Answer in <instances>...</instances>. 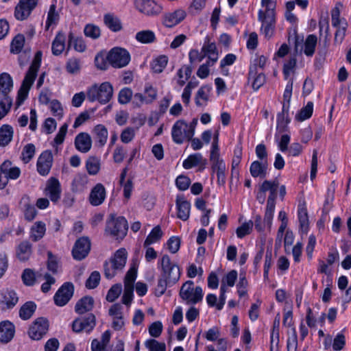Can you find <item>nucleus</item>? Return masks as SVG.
Returning a JSON list of instances; mask_svg holds the SVG:
<instances>
[{
	"label": "nucleus",
	"instance_id": "obj_1",
	"mask_svg": "<svg viewBox=\"0 0 351 351\" xmlns=\"http://www.w3.org/2000/svg\"><path fill=\"white\" fill-rule=\"evenodd\" d=\"M42 60V52L38 51L36 53L34 60L25 76L21 86L18 92L16 105L21 106L27 97L28 92L33 84L37 75V72L40 66Z\"/></svg>",
	"mask_w": 351,
	"mask_h": 351
},
{
	"label": "nucleus",
	"instance_id": "obj_2",
	"mask_svg": "<svg viewBox=\"0 0 351 351\" xmlns=\"http://www.w3.org/2000/svg\"><path fill=\"white\" fill-rule=\"evenodd\" d=\"M113 95V88L110 83L105 82L100 85L95 84L87 89L86 97L88 101H97L101 104L108 103Z\"/></svg>",
	"mask_w": 351,
	"mask_h": 351
},
{
	"label": "nucleus",
	"instance_id": "obj_3",
	"mask_svg": "<svg viewBox=\"0 0 351 351\" xmlns=\"http://www.w3.org/2000/svg\"><path fill=\"white\" fill-rule=\"evenodd\" d=\"M278 186V181H269L265 180L261 187L260 190L266 193V191H269V195L267 202V206L265 213V220L270 227L272 223V219L274 216V212L275 210V199L277 195V188Z\"/></svg>",
	"mask_w": 351,
	"mask_h": 351
},
{
	"label": "nucleus",
	"instance_id": "obj_4",
	"mask_svg": "<svg viewBox=\"0 0 351 351\" xmlns=\"http://www.w3.org/2000/svg\"><path fill=\"white\" fill-rule=\"evenodd\" d=\"M127 260V252L125 249L118 250L109 262L104 263V275L106 278H112L118 271L125 267Z\"/></svg>",
	"mask_w": 351,
	"mask_h": 351
},
{
	"label": "nucleus",
	"instance_id": "obj_5",
	"mask_svg": "<svg viewBox=\"0 0 351 351\" xmlns=\"http://www.w3.org/2000/svg\"><path fill=\"white\" fill-rule=\"evenodd\" d=\"M158 265L162 270L161 276L169 281L170 285H175L179 280L180 278V267L176 263L171 262L169 255H163L158 261Z\"/></svg>",
	"mask_w": 351,
	"mask_h": 351
},
{
	"label": "nucleus",
	"instance_id": "obj_6",
	"mask_svg": "<svg viewBox=\"0 0 351 351\" xmlns=\"http://www.w3.org/2000/svg\"><path fill=\"white\" fill-rule=\"evenodd\" d=\"M179 295L187 304H195L202 300L203 291L199 286L194 287L192 280H187L182 285Z\"/></svg>",
	"mask_w": 351,
	"mask_h": 351
},
{
	"label": "nucleus",
	"instance_id": "obj_7",
	"mask_svg": "<svg viewBox=\"0 0 351 351\" xmlns=\"http://www.w3.org/2000/svg\"><path fill=\"white\" fill-rule=\"evenodd\" d=\"M128 222L123 217L111 215L107 221L106 231L117 239H123L127 234Z\"/></svg>",
	"mask_w": 351,
	"mask_h": 351
},
{
	"label": "nucleus",
	"instance_id": "obj_8",
	"mask_svg": "<svg viewBox=\"0 0 351 351\" xmlns=\"http://www.w3.org/2000/svg\"><path fill=\"white\" fill-rule=\"evenodd\" d=\"M171 136L174 143L182 144L185 141H189L193 136L192 131L188 127V123L182 120H178L171 129Z\"/></svg>",
	"mask_w": 351,
	"mask_h": 351
},
{
	"label": "nucleus",
	"instance_id": "obj_9",
	"mask_svg": "<svg viewBox=\"0 0 351 351\" xmlns=\"http://www.w3.org/2000/svg\"><path fill=\"white\" fill-rule=\"evenodd\" d=\"M108 60L114 68H122L128 65L130 61L129 52L121 47L112 49L108 54Z\"/></svg>",
	"mask_w": 351,
	"mask_h": 351
},
{
	"label": "nucleus",
	"instance_id": "obj_10",
	"mask_svg": "<svg viewBox=\"0 0 351 351\" xmlns=\"http://www.w3.org/2000/svg\"><path fill=\"white\" fill-rule=\"evenodd\" d=\"M49 322L45 317H38L30 326L28 335L32 339L40 340L48 332Z\"/></svg>",
	"mask_w": 351,
	"mask_h": 351
},
{
	"label": "nucleus",
	"instance_id": "obj_11",
	"mask_svg": "<svg viewBox=\"0 0 351 351\" xmlns=\"http://www.w3.org/2000/svg\"><path fill=\"white\" fill-rule=\"evenodd\" d=\"M96 324L95 316L93 313H89L84 317L75 319L73 322L72 328L75 332L85 331L90 332Z\"/></svg>",
	"mask_w": 351,
	"mask_h": 351
},
{
	"label": "nucleus",
	"instance_id": "obj_12",
	"mask_svg": "<svg viewBox=\"0 0 351 351\" xmlns=\"http://www.w3.org/2000/svg\"><path fill=\"white\" fill-rule=\"evenodd\" d=\"M74 286L71 282H65L56 293L53 300L57 306H63L68 303L73 295Z\"/></svg>",
	"mask_w": 351,
	"mask_h": 351
},
{
	"label": "nucleus",
	"instance_id": "obj_13",
	"mask_svg": "<svg viewBox=\"0 0 351 351\" xmlns=\"http://www.w3.org/2000/svg\"><path fill=\"white\" fill-rule=\"evenodd\" d=\"M136 9L147 16L157 15L162 11V7L154 0H136Z\"/></svg>",
	"mask_w": 351,
	"mask_h": 351
},
{
	"label": "nucleus",
	"instance_id": "obj_14",
	"mask_svg": "<svg viewBox=\"0 0 351 351\" xmlns=\"http://www.w3.org/2000/svg\"><path fill=\"white\" fill-rule=\"evenodd\" d=\"M90 250V241L88 237H81L77 239L72 250L75 259L81 261L89 253Z\"/></svg>",
	"mask_w": 351,
	"mask_h": 351
},
{
	"label": "nucleus",
	"instance_id": "obj_15",
	"mask_svg": "<svg viewBox=\"0 0 351 351\" xmlns=\"http://www.w3.org/2000/svg\"><path fill=\"white\" fill-rule=\"evenodd\" d=\"M37 0H20L15 8V16L18 20H25L36 7Z\"/></svg>",
	"mask_w": 351,
	"mask_h": 351
},
{
	"label": "nucleus",
	"instance_id": "obj_16",
	"mask_svg": "<svg viewBox=\"0 0 351 351\" xmlns=\"http://www.w3.org/2000/svg\"><path fill=\"white\" fill-rule=\"evenodd\" d=\"M53 162V156L51 151L43 152L38 158L37 170L42 176H47L50 171Z\"/></svg>",
	"mask_w": 351,
	"mask_h": 351
},
{
	"label": "nucleus",
	"instance_id": "obj_17",
	"mask_svg": "<svg viewBox=\"0 0 351 351\" xmlns=\"http://www.w3.org/2000/svg\"><path fill=\"white\" fill-rule=\"evenodd\" d=\"M258 21L262 23L261 31L267 38H270L274 32L275 27V16H272V18H268L263 14V10H260L258 14Z\"/></svg>",
	"mask_w": 351,
	"mask_h": 351
},
{
	"label": "nucleus",
	"instance_id": "obj_18",
	"mask_svg": "<svg viewBox=\"0 0 351 351\" xmlns=\"http://www.w3.org/2000/svg\"><path fill=\"white\" fill-rule=\"evenodd\" d=\"M74 144L77 150L87 153L91 149L93 141L88 133L80 132L75 136Z\"/></svg>",
	"mask_w": 351,
	"mask_h": 351
},
{
	"label": "nucleus",
	"instance_id": "obj_19",
	"mask_svg": "<svg viewBox=\"0 0 351 351\" xmlns=\"http://www.w3.org/2000/svg\"><path fill=\"white\" fill-rule=\"evenodd\" d=\"M92 134L95 146L99 148L103 147L108 138V132L106 126L102 124L95 125L92 130Z\"/></svg>",
	"mask_w": 351,
	"mask_h": 351
},
{
	"label": "nucleus",
	"instance_id": "obj_20",
	"mask_svg": "<svg viewBox=\"0 0 351 351\" xmlns=\"http://www.w3.org/2000/svg\"><path fill=\"white\" fill-rule=\"evenodd\" d=\"M106 189L101 184H97L91 190L89 195V202L92 206H97L101 205L106 198Z\"/></svg>",
	"mask_w": 351,
	"mask_h": 351
},
{
	"label": "nucleus",
	"instance_id": "obj_21",
	"mask_svg": "<svg viewBox=\"0 0 351 351\" xmlns=\"http://www.w3.org/2000/svg\"><path fill=\"white\" fill-rule=\"evenodd\" d=\"M15 334V326L10 321L5 320L0 322V341L2 343L10 342Z\"/></svg>",
	"mask_w": 351,
	"mask_h": 351
},
{
	"label": "nucleus",
	"instance_id": "obj_22",
	"mask_svg": "<svg viewBox=\"0 0 351 351\" xmlns=\"http://www.w3.org/2000/svg\"><path fill=\"white\" fill-rule=\"evenodd\" d=\"M186 17V12L183 10H177L172 12L165 14L163 18V24L167 27H172Z\"/></svg>",
	"mask_w": 351,
	"mask_h": 351
},
{
	"label": "nucleus",
	"instance_id": "obj_23",
	"mask_svg": "<svg viewBox=\"0 0 351 351\" xmlns=\"http://www.w3.org/2000/svg\"><path fill=\"white\" fill-rule=\"evenodd\" d=\"M47 195L53 202H57L60 198V184L58 179L51 178L46 187Z\"/></svg>",
	"mask_w": 351,
	"mask_h": 351
},
{
	"label": "nucleus",
	"instance_id": "obj_24",
	"mask_svg": "<svg viewBox=\"0 0 351 351\" xmlns=\"http://www.w3.org/2000/svg\"><path fill=\"white\" fill-rule=\"evenodd\" d=\"M176 203L178 209V217L183 221L187 220L190 215V203L183 196H178Z\"/></svg>",
	"mask_w": 351,
	"mask_h": 351
},
{
	"label": "nucleus",
	"instance_id": "obj_25",
	"mask_svg": "<svg viewBox=\"0 0 351 351\" xmlns=\"http://www.w3.org/2000/svg\"><path fill=\"white\" fill-rule=\"evenodd\" d=\"M13 87L12 78L8 73H2L0 74V95L1 98L10 97V92Z\"/></svg>",
	"mask_w": 351,
	"mask_h": 351
},
{
	"label": "nucleus",
	"instance_id": "obj_26",
	"mask_svg": "<svg viewBox=\"0 0 351 351\" xmlns=\"http://www.w3.org/2000/svg\"><path fill=\"white\" fill-rule=\"evenodd\" d=\"M268 163L267 160L254 161L250 167V171L252 177L264 178L267 173Z\"/></svg>",
	"mask_w": 351,
	"mask_h": 351
},
{
	"label": "nucleus",
	"instance_id": "obj_27",
	"mask_svg": "<svg viewBox=\"0 0 351 351\" xmlns=\"http://www.w3.org/2000/svg\"><path fill=\"white\" fill-rule=\"evenodd\" d=\"M202 51L205 53L211 61V64H214L218 60V52L215 43H210V39L207 37L202 47Z\"/></svg>",
	"mask_w": 351,
	"mask_h": 351
},
{
	"label": "nucleus",
	"instance_id": "obj_28",
	"mask_svg": "<svg viewBox=\"0 0 351 351\" xmlns=\"http://www.w3.org/2000/svg\"><path fill=\"white\" fill-rule=\"evenodd\" d=\"M288 114L289 106L283 104L282 112L277 115V130L280 132H286L288 129V124L290 122Z\"/></svg>",
	"mask_w": 351,
	"mask_h": 351
},
{
	"label": "nucleus",
	"instance_id": "obj_29",
	"mask_svg": "<svg viewBox=\"0 0 351 351\" xmlns=\"http://www.w3.org/2000/svg\"><path fill=\"white\" fill-rule=\"evenodd\" d=\"M298 219L301 233L306 234L308 231L309 221L307 209L304 204L299 205Z\"/></svg>",
	"mask_w": 351,
	"mask_h": 351
},
{
	"label": "nucleus",
	"instance_id": "obj_30",
	"mask_svg": "<svg viewBox=\"0 0 351 351\" xmlns=\"http://www.w3.org/2000/svg\"><path fill=\"white\" fill-rule=\"evenodd\" d=\"M94 300L90 296L81 298L75 304V311L77 313L82 315L91 311L93 308Z\"/></svg>",
	"mask_w": 351,
	"mask_h": 351
},
{
	"label": "nucleus",
	"instance_id": "obj_31",
	"mask_svg": "<svg viewBox=\"0 0 351 351\" xmlns=\"http://www.w3.org/2000/svg\"><path fill=\"white\" fill-rule=\"evenodd\" d=\"M1 296L2 299L0 301L1 303L4 304L8 308L14 306L19 301L17 294L13 290H3Z\"/></svg>",
	"mask_w": 351,
	"mask_h": 351
},
{
	"label": "nucleus",
	"instance_id": "obj_32",
	"mask_svg": "<svg viewBox=\"0 0 351 351\" xmlns=\"http://www.w3.org/2000/svg\"><path fill=\"white\" fill-rule=\"evenodd\" d=\"M88 184V177L83 173H78L74 177L71 183V190L78 193L83 191Z\"/></svg>",
	"mask_w": 351,
	"mask_h": 351
},
{
	"label": "nucleus",
	"instance_id": "obj_33",
	"mask_svg": "<svg viewBox=\"0 0 351 351\" xmlns=\"http://www.w3.org/2000/svg\"><path fill=\"white\" fill-rule=\"evenodd\" d=\"M14 130L10 125H3L0 128V147L8 145L12 141Z\"/></svg>",
	"mask_w": 351,
	"mask_h": 351
},
{
	"label": "nucleus",
	"instance_id": "obj_34",
	"mask_svg": "<svg viewBox=\"0 0 351 351\" xmlns=\"http://www.w3.org/2000/svg\"><path fill=\"white\" fill-rule=\"evenodd\" d=\"M206 160L203 159L201 154L197 153L190 155L183 162V167L186 169H191L192 167L198 165H206Z\"/></svg>",
	"mask_w": 351,
	"mask_h": 351
},
{
	"label": "nucleus",
	"instance_id": "obj_35",
	"mask_svg": "<svg viewBox=\"0 0 351 351\" xmlns=\"http://www.w3.org/2000/svg\"><path fill=\"white\" fill-rule=\"evenodd\" d=\"M65 49V36L62 33H58L56 38H54L52 46L51 51L52 53L54 56L60 55Z\"/></svg>",
	"mask_w": 351,
	"mask_h": 351
},
{
	"label": "nucleus",
	"instance_id": "obj_36",
	"mask_svg": "<svg viewBox=\"0 0 351 351\" xmlns=\"http://www.w3.org/2000/svg\"><path fill=\"white\" fill-rule=\"evenodd\" d=\"M163 232L160 226H155L147 237L144 241L143 246L147 247L152 244L158 242L162 237Z\"/></svg>",
	"mask_w": 351,
	"mask_h": 351
},
{
	"label": "nucleus",
	"instance_id": "obj_37",
	"mask_svg": "<svg viewBox=\"0 0 351 351\" xmlns=\"http://www.w3.org/2000/svg\"><path fill=\"white\" fill-rule=\"evenodd\" d=\"M104 21L105 25L112 31L118 32L121 29L122 25L119 18L113 14L104 15Z\"/></svg>",
	"mask_w": 351,
	"mask_h": 351
},
{
	"label": "nucleus",
	"instance_id": "obj_38",
	"mask_svg": "<svg viewBox=\"0 0 351 351\" xmlns=\"http://www.w3.org/2000/svg\"><path fill=\"white\" fill-rule=\"evenodd\" d=\"M73 46L74 49L78 52H84L86 49L85 42L80 37H75L72 32L69 34L68 49Z\"/></svg>",
	"mask_w": 351,
	"mask_h": 351
},
{
	"label": "nucleus",
	"instance_id": "obj_39",
	"mask_svg": "<svg viewBox=\"0 0 351 351\" xmlns=\"http://www.w3.org/2000/svg\"><path fill=\"white\" fill-rule=\"evenodd\" d=\"M45 231V224L42 221H37L31 228L30 238L34 241H38L43 237Z\"/></svg>",
	"mask_w": 351,
	"mask_h": 351
},
{
	"label": "nucleus",
	"instance_id": "obj_40",
	"mask_svg": "<svg viewBox=\"0 0 351 351\" xmlns=\"http://www.w3.org/2000/svg\"><path fill=\"white\" fill-rule=\"evenodd\" d=\"M36 309V305L34 302H25L19 310V316L23 320L29 319Z\"/></svg>",
	"mask_w": 351,
	"mask_h": 351
},
{
	"label": "nucleus",
	"instance_id": "obj_41",
	"mask_svg": "<svg viewBox=\"0 0 351 351\" xmlns=\"http://www.w3.org/2000/svg\"><path fill=\"white\" fill-rule=\"evenodd\" d=\"M136 40L143 44L152 43L156 40V36L152 30H142L136 34Z\"/></svg>",
	"mask_w": 351,
	"mask_h": 351
},
{
	"label": "nucleus",
	"instance_id": "obj_42",
	"mask_svg": "<svg viewBox=\"0 0 351 351\" xmlns=\"http://www.w3.org/2000/svg\"><path fill=\"white\" fill-rule=\"evenodd\" d=\"M32 245L28 241L22 242L18 247L17 257L21 261H27L32 253Z\"/></svg>",
	"mask_w": 351,
	"mask_h": 351
},
{
	"label": "nucleus",
	"instance_id": "obj_43",
	"mask_svg": "<svg viewBox=\"0 0 351 351\" xmlns=\"http://www.w3.org/2000/svg\"><path fill=\"white\" fill-rule=\"evenodd\" d=\"M100 159L96 156H90L86 162V168L90 175H96L100 170Z\"/></svg>",
	"mask_w": 351,
	"mask_h": 351
},
{
	"label": "nucleus",
	"instance_id": "obj_44",
	"mask_svg": "<svg viewBox=\"0 0 351 351\" xmlns=\"http://www.w3.org/2000/svg\"><path fill=\"white\" fill-rule=\"evenodd\" d=\"M168 62V58L166 56H160L154 59L152 63V69L156 73H160L163 71Z\"/></svg>",
	"mask_w": 351,
	"mask_h": 351
},
{
	"label": "nucleus",
	"instance_id": "obj_45",
	"mask_svg": "<svg viewBox=\"0 0 351 351\" xmlns=\"http://www.w3.org/2000/svg\"><path fill=\"white\" fill-rule=\"evenodd\" d=\"M313 111V103L308 101L306 106L300 109L298 114L295 115V119L298 121H303L309 119Z\"/></svg>",
	"mask_w": 351,
	"mask_h": 351
},
{
	"label": "nucleus",
	"instance_id": "obj_46",
	"mask_svg": "<svg viewBox=\"0 0 351 351\" xmlns=\"http://www.w3.org/2000/svg\"><path fill=\"white\" fill-rule=\"evenodd\" d=\"M317 38L315 35H308L304 43V53L307 56H312L315 52Z\"/></svg>",
	"mask_w": 351,
	"mask_h": 351
},
{
	"label": "nucleus",
	"instance_id": "obj_47",
	"mask_svg": "<svg viewBox=\"0 0 351 351\" xmlns=\"http://www.w3.org/2000/svg\"><path fill=\"white\" fill-rule=\"evenodd\" d=\"M56 6L54 4L50 5L48 14L47 19L46 21V30H48L52 25H56L59 19V14L56 11Z\"/></svg>",
	"mask_w": 351,
	"mask_h": 351
},
{
	"label": "nucleus",
	"instance_id": "obj_48",
	"mask_svg": "<svg viewBox=\"0 0 351 351\" xmlns=\"http://www.w3.org/2000/svg\"><path fill=\"white\" fill-rule=\"evenodd\" d=\"M267 58L264 56H260L254 60V64L250 66L249 77H254L257 73V67L263 69L266 64Z\"/></svg>",
	"mask_w": 351,
	"mask_h": 351
},
{
	"label": "nucleus",
	"instance_id": "obj_49",
	"mask_svg": "<svg viewBox=\"0 0 351 351\" xmlns=\"http://www.w3.org/2000/svg\"><path fill=\"white\" fill-rule=\"evenodd\" d=\"M25 43V37L22 34H17L11 43L10 51L19 53L23 49Z\"/></svg>",
	"mask_w": 351,
	"mask_h": 351
},
{
	"label": "nucleus",
	"instance_id": "obj_50",
	"mask_svg": "<svg viewBox=\"0 0 351 351\" xmlns=\"http://www.w3.org/2000/svg\"><path fill=\"white\" fill-rule=\"evenodd\" d=\"M36 148L34 144L28 143L24 147L21 153V159L25 163H28L34 157Z\"/></svg>",
	"mask_w": 351,
	"mask_h": 351
},
{
	"label": "nucleus",
	"instance_id": "obj_51",
	"mask_svg": "<svg viewBox=\"0 0 351 351\" xmlns=\"http://www.w3.org/2000/svg\"><path fill=\"white\" fill-rule=\"evenodd\" d=\"M348 23L346 20H343L342 23H341L337 27V31L335 34L334 41L336 44H341L346 36V32L348 27Z\"/></svg>",
	"mask_w": 351,
	"mask_h": 351
},
{
	"label": "nucleus",
	"instance_id": "obj_52",
	"mask_svg": "<svg viewBox=\"0 0 351 351\" xmlns=\"http://www.w3.org/2000/svg\"><path fill=\"white\" fill-rule=\"evenodd\" d=\"M276 0H262L261 5L265 8V10L263 11L265 16L271 19L272 16H275V8H276Z\"/></svg>",
	"mask_w": 351,
	"mask_h": 351
},
{
	"label": "nucleus",
	"instance_id": "obj_53",
	"mask_svg": "<svg viewBox=\"0 0 351 351\" xmlns=\"http://www.w3.org/2000/svg\"><path fill=\"white\" fill-rule=\"evenodd\" d=\"M145 346L149 351H166L165 343L159 342L154 339L147 340L145 343Z\"/></svg>",
	"mask_w": 351,
	"mask_h": 351
},
{
	"label": "nucleus",
	"instance_id": "obj_54",
	"mask_svg": "<svg viewBox=\"0 0 351 351\" xmlns=\"http://www.w3.org/2000/svg\"><path fill=\"white\" fill-rule=\"evenodd\" d=\"M341 7H342V4L341 3H337L331 11V21L332 25L333 27H338V25L342 23L343 20H345L344 19H340Z\"/></svg>",
	"mask_w": 351,
	"mask_h": 351
},
{
	"label": "nucleus",
	"instance_id": "obj_55",
	"mask_svg": "<svg viewBox=\"0 0 351 351\" xmlns=\"http://www.w3.org/2000/svg\"><path fill=\"white\" fill-rule=\"evenodd\" d=\"M100 274L99 271H93L86 281V287L89 289L96 288L100 282Z\"/></svg>",
	"mask_w": 351,
	"mask_h": 351
},
{
	"label": "nucleus",
	"instance_id": "obj_56",
	"mask_svg": "<svg viewBox=\"0 0 351 351\" xmlns=\"http://www.w3.org/2000/svg\"><path fill=\"white\" fill-rule=\"evenodd\" d=\"M253 226L254 223L251 220L243 223L241 226L238 227L236 230L237 237L241 239L249 234L252 230Z\"/></svg>",
	"mask_w": 351,
	"mask_h": 351
},
{
	"label": "nucleus",
	"instance_id": "obj_57",
	"mask_svg": "<svg viewBox=\"0 0 351 351\" xmlns=\"http://www.w3.org/2000/svg\"><path fill=\"white\" fill-rule=\"evenodd\" d=\"M12 104V99L11 97L1 98L0 101V120L10 111Z\"/></svg>",
	"mask_w": 351,
	"mask_h": 351
},
{
	"label": "nucleus",
	"instance_id": "obj_58",
	"mask_svg": "<svg viewBox=\"0 0 351 351\" xmlns=\"http://www.w3.org/2000/svg\"><path fill=\"white\" fill-rule=\"evenodd\" d=\"M23 283L27 286H32L36 282V276L31 269H25L21 276Z\"/></svg>",
	"mask_w": 351,
	"mask_h": 351
},
{
	"label": "nucleus",
	"instance_id": "obj_59",
	"mask_svg": "<svg viewBox=\"0 0 351 351\" xmlns=\"http://www.w3.org/2000/svg\"><path fill=\"white\" fill-rule=\"evenodd\" d=\"M132 95V90L130 88H124L119 93V102L121 104H126L131 101Z\"/></svg>",
	"mask_w": 351,
	"mask_h": 351
},
{
	"label": "nucleus",
	"instance_id": "obj_60",
	"mask_svg": "<svg viewBox=\"0 0 351 351\" xmlns=\"http://www.w3.org/2000/svg\"><path fill=\"white\" fill-rule=\"evenodd\" d=\"M122 287L120 284H116L112 286V287L109 289L107 295L106 300L108 302H114L121 293Z\"/></svg>",
	"mask_w": 351,
	"mask_h": 351
},
{
	"label": "nucleus",
	"instance_id": "obj_61",
	"mask_svg": "<svg viewBox=\"0 0 351 351\" xmlns=\"http://www.w3.org/2000/svg\"><path fill=\"white\" fill-rule=\"evenodd\" d=\"M210 92V88L207 86L201 87L195 96V104L197 106H202L200 100H203L204 101H207L208 99V93Z\"/></svg>",
	"mask_w": 351,
	"mask_h": 351
},
{
	"label": "nucleus",
	"instance_id": "obj_62",
	"mask_svg": "<svg viewBox=\"0 0 351 351\" xmlns=\"http://www.w3.org/2000/svg\"><path fill=\"white\" fill-rule=\"evenodd\" d=\"M84 32L87 37H90L93 39L98 38L100 36L99 28L97 26L91 24H88L85 26Z\"/></svg>",
	"mask_w": 351,
	"mask_h": 351
},
{
	"label": "nucleus",
	"instance_id": "obj_63",
	"mask_svg": "<svg viewBox=\"0 0 351 351\" xmlns=\"http://www.w3.org/2000/svg\"><path fill=\"white\" fill-rule=\"evenodd\" d=\"M135 136V129L131 127H128L124 129L120 136L121 141L123 143H128L131 142Z\"/></svg>",
	"mask_w": 351,
	"mask_h": 351
},
{
	"label": "nucleus",
	"instance_id": "obj_64",
	"mask_svg": "<svg viewBox=\"0 0 351 351\" xmlns=\"http://www.w3.org/2000/svg\"><path fill=\"white\" fill-rule=\"evenodd\" d=\"M169 250L173 253H176L180 246V239L178 237H171L167 243Z\"/></svg>",
	"mask_w": 351,
	"mask_h": 351
}]
</instances>
